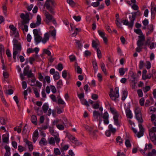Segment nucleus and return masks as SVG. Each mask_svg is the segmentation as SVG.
<instances>
[{"mask_svg": "<svg viewBox=\"0 0 156 156\" xmlns=\"http://www.w3.org/2000/svg\"><path fill=\"white\" fill-rule=\"evenodd\" d=\"M69 147V145L67 144L65 145L60 148L61 151L62 152L64 151L67 150V149H68Z\"/></svg>", "mask_w": 156, "mask_h": 156, "instance_id": "42", "label": "nucleus"}, {"mask_svg": "<svg viewBox=\"0 0 156 156\" xmlns=\"http://www.w3.org/2000/svg\"><path fill=\"white\" fill-rule=\"evenodd\" d=\"M51 91L53 93H55L56 92V90L55 87L53 85L50 86Z\"/></svg>", "mask_w": 156, "mask_h": 156, "instance_id": "60", "label": "nucleus"}, {"mask_svg": "<svg viewBox=\"0 0 156 156\" xmlns=\"http://www.w3.org/2000/svg\"><path fill=\"white\" fill-rule=\"evenodd\" d=\"M143 41H141L140 40H138L137 42V46L142 47V46L144 44Z\"/></svg>", "mask_w": 156, "mask_h": 156, "instance_id": "49", "label": "nucleus"}, {"mask_svg": "<svg viewBox=\"0 0 156 156\" xmlns=\"http://www.w3.org/2000/svg\"><path fill=\"white\" fill-rule=\"evenodd\" d=\"M125 144L127 147H130L131 146L130 140L129 139H126Z\"/></svg>", "mask_w": 156, "mask_h": 156, "instance_id": "34", "label": "nucleus"}, {"mask_svg": "<svg viewBox=\"0 0 156 156\" xmlns=\"http://www.w3.org/2000/svg\"><path fill=\"white\" fill-rule=\"evenodd\" d=\"M98 32L100 36L102 37L105 36V33L103 31H101V30H98Z\"/></svg>", "mask_w": 156, "mask_h": 156, "instance_id": "64", "label": "nucleus"}, {"mask_svg": "<svg viewBox=\"0 0 156 156\" xmlns=\"http://www.w3.org/2000/svg\"><path fill=\"white\" fill-rule=\"evenodd\" d=\"M45 15L46 18V21L47 23H49L52 21L53 23L55 24L56 23V21L51 15L48 12L46 11Z\"/></svg>", "mask_w": 156, "mask_h": 156, "instance_id": "6", "label": "nucleus"}, {"mask_svg": "<svg viewBox=\"0 0 156 156\" xmlns=\"http://www.w3.org/2000/svg\"><path fill=\"white\" fill-rule=\"evenodd\" d=\"M67 2L72 7H74L76 5L75 3L73 0H67Z\"/></svg>", "mask_w": 156, "mask_h": 156, "instance_id": "41", "label": "nucleus"}, {"mask_svg": "<svg viewBox=\"0 0 156 156\" xmlns=\"http://www.w3.org/2000/svg\"><path fill=\"white\" fill-rule=\"evenodd\" d=\"M109 96L111 98L113 101H115L117 98L119 96V88L116 87L115 89L114 92L112 88L111 89L109 93Z\"/></svg>", "mask_w": 156, "mask_h": 156, "instance_id": "3", "label": "nucleus"}, {"mask_svg": "<svg viewBox=\"0 0 156 156\" xmlns=\"http://www.w3.org/2000/svg\"><path fill=\"white\" fill-rule=\"evenodd\" d=\"M55 138L51 137L48 139V143L50 144L55 145Z\"/></svg>", "mask_w": 156, "mask_h": 156, "instance_id": "27", "label": "nucleus"}, {"mask_svg": "<svg viewBox=\"0 0 156 156\" xmlns=\"http://www.w3.org/2000/svg\"><path fill=\"white\" fill-rule=\"evenodd\" d=\"M37 21L36 22V24H37V25L39 26L41 23V18L40 16L38 15L37 17Z\"/></svg>", "mask_w": 156, "mask_h": 156, "instance_id": "48", "label": "nucleus"}, {"mask_svg": "<svg viewBox=\"0 0 156 156\" xmlns=\"http://www.w3.org/2000/svg\"><path fill=\"white\" fill-rule=\"evenodd\" d=\"M99 103V101H97L96 103L92 105V108L95 109H98L100 107Z\"/></svg>", "mask_w": 156, "mask_h": 156, "instance_id": "40", "label": "nucleus"}, {"mask_svg": "<svg viewBox=\"0 0 156 156\" xmlns=\"http://www.w3.org/2000/svg\"><path fill=\"white\" fill-rule=\"evenodd\" d=\"M0 122L2 125H5L6 124V120L4 117L0 118Z\"/></svg>", "mask_w": 156, "mask_h": 156, "instance_id": "45", "label": "nucleus"}, {"mask_svg": "<svg viewBox=\"0 0 156 156\" xmlns=\"http://www.w3.org/2000/svg\"><path fill=\"white\" fill-rule=\"evenodd\" d=\"M49 37L50 35L49 34L48 32L45 33L44 34V37L43 38H42V43L44 44L46 43L49 40Z\"/></svg>", "mask_w": 156, "mask_h": 156, "instance_id": "10", "label": "nucleus"}, {"mask_svg": "<svg viewBox=\"0 0 156 156\" xmlns=\"http://www.w3.org/2000/svg\"><path fill=\"white\" fill-rule=\"evenodd\" d=\"M75 70L77 73L78 74H81L82 73V71L81 69L79 66L76 63L75 65Z\"/></svg>", "mask_w": 156, "mask_h": 156, "instance_id": "22", "label": "nucleus"}, {"mask_svg": "<svg viewBox=\"0 0 156 156\" xmlns=\"http://www.w3.org/2000/svg\"><path fill=\"white\" fill-rule=\"evenodd\" d=\"M93 66L95 71H97L98 69V64L95 61H93L92 62Z\"/></svg>", "mask_w": 156, "mask_h": 156, "instance_id": "36", "label": "nucleus"}, {"mask_svg": "<svg viewBox=\"0 0 156 156\" xmlns=\"http://www.w3.org/2000/svg\"><path fill=\"white\" fill-rule=\"evenodd\" d=\"M24 142L28 145L29 151H31L33 149V146L31 142L28 141L27 139H25Z\"/></svg>", "mask_w": 156, "mask_h": 156, "instance_id": "11", "label": "nucleus"}, {"mask_svg": "<svg viewBox=\"0 0 156 156\" xmlns=\"http://www.w3.org/2000/svg\"><path fill=\"white\" fill-rule=\"evenodd\" d=\"M68 138L71 141L72 143L76 146H79L82 144L76 138L71 134H69L68 135Z\"/></svg>", "mask_w": 156, "mask_h": 156, "instance_id": "7", "label": "nucleus"}, {"mask_svg": "<svg viewBox=\"0 0 156 156\" xmlns=\"http://www.w3.org/2000/svg\"><path fill=\"white\" fill-rule=\"evenodd\" d=\"M34 37V41L36 45L38 44L41 41H42V37L40 35L35 36Z\"/></svg>", "mask_w": 156, "mask_h": 156, "instance_id": "14", "label": "nucleus"}, {"mask_svg": "<svg viewBox=\"0 0 156 156\" xmlns=\"http://www.w3.org/2000/svg\"><path fill=\"white\" fill-rule=\"evenodd\" d=\"M101 66L102 71L105 74H107V73L105 64L103 62H102L101 64Z\"/></svg>", "mask_w": 156, "mask_h": 156, "instance_id": "30", "label": "nucleus"}, {"mask_svg": "<svg viewBox=\"0 0 156 156\" xmlns=\"http://www.w3.org/2000/svg\"><path fill=\"white\" fill-rule=\"evenodd\" d=\"M57 5L55 0H46L44 6L51 14L54 13V8Z\"/></svg>", "mask_w": 156, "mask_h": 156, "instance_id": "2", "label": "nucleus"}, {"mask_svg": "<svg viewBox=\"0 0 156 156\" xmlns=\"http://www.w3.org/2000/svg\"><path fill=\"white\" fill-rule=\"evenodd\" d=\"M128 70V69L127 68H121L119 69V72L120 74V76H122L123 75L125 72L127 71Z\"/></svg>", "mask_w": 156, "mask_h": 156, "instance_id": "19", "label": "nucleus"}, {"mask_svg": "<svg viewBox=\"0 0 156 156\" xmlns=\"http://www.w3.org/2000/svg\"><path fill=\"white\" fill-rule=\"evenodd\" d=\"M135 115L141 113V111L139 107H136L134 110Z\"/></svg>", "mask_w": 156, "mask_h": 156, "instance_id": "43", "label": "nucleus"}, {"mask_svg": "<svg viewBox=\"0 0 156 156\" xmlns=\"http://www.w3.org/2000/svg\"><path fill=\"white\" fill-rule=\"evenodd\" d=\"M135 117L138 122L141 123L143 122L142 113L135 115Z\"/></svg>", "mask_w": 156, "mask_h": 156, "instance_id": "13", "label": "nucleus"}, {"mask_svg": "<svg viewBox=\"0 0 156 156\" xmlns=\"http://www.w3.org/2000/svg\"><path fill=\"white\" fill-rule=\"evenodd\" d=\"M30 20L29 16L28 13L26 14V17L24 19H23V21L22 23L23 25H24L25 24L28 23Z\"/></svg>", "mask_w": 156, "mask_h": 156, "instance_id": "16", "label": "nucleus"}, {"mask_svg": "<svg viewBox=\"0 0 156 156\" xmlns=\"http://www.w3.org/2000/svg\"><path fill=\"white\" fill-rule=\"evenodd\" d=\"M119 116L116 115L114 116L113 119L115 125L119 126H120V122L118 121V118Z\"/></svg>", "mask_w": 156, "mask_h": 156, "instance_id": "15", "label": "nucleus"}, {"mask_svg": "<svg viewBox=\"0 0 156 156\" xmlns=\"http://www.w3.org/2000/svg\"><path fill=\"white\" fill-rule=\"evenodd\" d=\"M136 18L135 16L132 14V16H129V22L127 20H123L122 22L123 25H127L129 28H132L133 26L134 21L136 19Z\"/></svg>", "mask_w": 156, "mask_h": 156, "instance_id": "4", "label": "nucleus"}, {"mask_svg": "<svg viewBox=\"0 0 156 156\" xmlns=\"http://www.w3.org/2000/svg\"><path fill=\"white\" fill-rule=\"evenodd\" d=\"M97 56L99 58H102V55L100 50L99 48H97Z\"/></svg>", "mask_w": 156, "mask_h": 156, "instance_id": "50", "label": "nucleus"}, {"mask_svg": "<svg viewBox=\"0 0 156 156\" xmlns=\"http://www.w3.org/2000/svg\"><path fill=\"white\" fill-rule=\"evenodd\" d=\"M110 110L111 113L114 115V116H119L118 112L114 108L111 107Z\"/></svg>", "mask_w": 156, "mask_h": 156, "instance_id": "24", "label": "nucleus"}, {"mask_svg": "<svg viewBox=\"0 0 156 156\" xmlns=\"http://www.w3.org/2000/svg\"><path fill=\"white\" fill-rule=\"evenodd\" d=\"M49 130L51 134L55 137L56 143L58 144L60 140L58 134L57 133H55L53 128L52 127H49Z\"/></svg>", "mask_w": 156, "mask_h": 156, "instance_id": "5", "label": "nucleus"}, {"mask_svg": "<svg viewBox=\"0 0 156 156\" xmlns=\"http://www.w3.org/2000/svg\"><path fill=\"white\" fill-rule=\"evenodd\" d=\"M33 89L34 91V93L35 94L37 98H38L40 96L39 93L38 92L37 88L33 87Z\"/></svg>", "mask_w": 156, "mask_h": 156, "instance_id": "46", "label": "nucleus"}, {"mask_svg": "<svg viewBox=\"0 0 156 156\" xmlns=\"http://www.w3.org/2000/svg\"><path fill=\"white\" fill-rule=\"evenodd\" d=\"M53 77L55 80H58L59 79V74L58 72H55V74L53 76Z\"/></svg>", "mask_w": 156, "mask_h": 156, "instance_id": "44", "label": "nucleus"}, {"mask_svg": "<svg viewBox=\"0 0 156 156\" xmlns=\"http://www.w3.org/2000/svg\"><path fill=\"white\" fill-rule=\"evenodd\" d=\"M13 58L14 60V62H16V55H17L18 54H20L22 48L21 43L19 42L17 40L14 39L13 40Z\"/></svg>", "mask_w": 156, "mask_h": 156, "instance_id": "1", "label": "nucleus"}, {"mask_svg": "<svg viewBox=\"0 0 156 156\" xmlns=\"http://www.w3.org/2000/svg\"><path fill=\"white\" fill-rule=\"evenodd\" d=\"M156 132V127H153L151 128L149 130V134L150 133H152V134H154V133Z\"/></svg>", "mask_w": 156, "mask_h": 156, "instance_id": "54", "label": "nucleus"}, {"mask_svg": "<svg viewBox=\"0 0 156 156\" xmlns=\"http://www.w3.org/2000/svg\"><path fill=\"white\" fill-rule=\"evenodd\" d=\"M49 106L47 103L44 104L42 106V109L44 113H46L48 109Z\"/></svg>", "mask_w": 156, "mask_h": 156, "instance_id": "26", "label": "nucleus"}, {"mask_svg": "<svg viewBox=\"0 0 156 156\" xmlns=\"http://www.w3.org/2000/svg\"><path fill=\"white\" fill-rule=\"evenodd\" d=\"M128 92L126 90L123 91V93L122 95V100L124 101L127 96Z\"/></svg>", "mask_w": 156, "mask_h": 156, "instance_id": "28", "label": "nucleus"}, {"mask_svg": "<svg viewBox=\"0 0 156 156\" xmlns=\"http://www.w3.org/2000/svg\"><path fill=\"white\" fill-rule=\"evenodd\" d=\"M63 69L62 64L61 63H59L57 66V69L59 71H61Z\"/></svg>", "mask_w": 156, "mask_h": 156, "instance_id": "62", "label": "nucleus"}, {"mask_svg": "<svg viewBox=\"0 0 156 156\" xmlns=\"http://www.w3.org/2000/svg\"><path fill=\"white\" fill-rule=\"evenodd\" d=\"M108 130L112 133L114 134L116 132V129L113 128L112 126L110 124L108 126Z\"/></svg>", "mask_w": 156, "mask_h": 156, "instance_id": "31", "label": "nucleus"}, {"mask_svg": "<svg viewBox=\"0 0 156 156\" xmlns=\"http://www.w3.org/2000/svg\"><path fill=\"white\" fill-rule=\"evenodd\" d=\"M39 144L41 146H46L48 144V142L45 138L42 137L39 142Z\"/></svg>", "mask_w": 156, "mask_h": 156, "instance_id": "18", "label": "nucleus"}, {"mask_svg": "<svg viewBox=\"0 0 156 156\" xmlns=\"http://www.w3.org/2000/svg\"><path fill=\"white\" fill-rule=\"evenodd\" d=\"M31 122L35 125H37V117L35 115H33L31 117Z\"/></svg>", "mask_w": 156, "mask_h": 156, "instance_id": "23", "label": "nucleus"}, {"mask_svg": "<svg viewBox=\"0 0 156 156\" xmlns=\"http://www.w3.org/2000/svg\"><path fill=\"white\" fill-rule=\"evenodd\" d=\"M9 28L13 32V34H14L16 33V28L13 25H10L9 26Z\"/></svg>", "mask_w": 156, "mask_h": 156, "instance_id": "33", "label": "nucleus"}, {"mask_svg": "<svg viewBox=\"0 0 156 156\" xmlns=\"http://www.w3.org/2000/svg\"><path fill=\"white\" fill-rule=\"evenodd\" d=\"M58 98L57 103L58 105H64V106H63V107L65 106V102L61 98L60 96H58L57 97Z\"/></svg>", "mask_w": 156, "mask_h": 156, "instance_id": "20", "label": "nucleus"}, {"mask_svg": "<svg viewBox=\"0 0 156 156\" xmlns=\"http://www.w3.org/2000/svg\"><path fill=\"white\" fill-rule=\"evenodd\" d=\"M75 41H76V43L78 45V48L81 49L82 46L81 44L80 43V41H79L77 40H75Z\"/></svg>", "mask_w": 156, "mask_h": 156, "instance_id": "57", "label": "nucleus"}, {"mask_svg": "<svg viewBox=\"0 0 156 156\" xmlns=\"http://www.w3.org/2000/svg\"><path fill=\"white\" fill-rule=\"evenodd\" d=\"M126 113L127 117L129 119H131L133 117V115L129 107H127L126 110Z\"/></svg>", "mask_w": 156, "mask_h": 156, "instance_id": "12", "label": "nucleus"}, {"mask_svg": "<svg viewBox=\"0 0 156 156\" xmlns=\"http://www.w3.org/2000/svg\"><path fill=\"white\" fill-rule=\"evenodd\" d=\"M99 42L98 41L97 39H96V41H95L94 40H93L92 41V47L93 48L97 49L98 48H97V46L99 44Z\"/></svg>", "mask_w": 156, "mask_h": 156, "instance_id": "17", "label": "nucleus"}, {"mask_svg": "<svg viewBox=\"0 0 156 156\" xmlns=\"http://www.w3.org/2000/svg\"><path fill=\"white\" fill-rule=\"evenodd\" d=\"M73 18L77 22L80 21L81 19V17L80 16H73Z\"/></svg>", "mask_w": 156, "mask_h": 156, "instance_id": "56", "label": "nucleus"}, {"mask_svg": "<svg viewBox=\"0 0 156 156\" xmlns=\"http://www.w3.org/2000/svg\"><path fill=\"white\" fill-rule=\"evenodd\" d=\"M94 117L96 119H98V117L101 116V113H100L98 111L96 110L94 111L93 113Z\"/></svg>", "mask_w": 156, "mask_h": 156, "instance_id": "21", "label": "nucleus"}, {"mask_svg": "<svg viewBox=\"0 0 156 156\" xmlns=\"http://www.w3.org/2000/svg\"><path fill=\"white\" fill-rule=\"evenodd\" d=\"M139 103L141 106H143L144 103V98H141L139 100Z\"/></svg>", "mask_w": 156, "mask_h": 156, "instance_id": "59", "label": "nucleus"}, {"mask_svg": "<svg viewBox=\"0 0 156 156\" xmlns=\"http://www.w3.org/2000/svg\"><path fill=\"white\" fill-rule=\"evenodd\" d=\"M151 87L150 86H147L143 88V91L144 93H146L147 91H149Z\"/></svg>", "mask_w": 156, "mask_h": 156, "instance_id": "58", "label": "nucleus"}, {"mask_svg": "<svg viewBox=\"0 0 156 156\" xmlns=\"http://www.w3.org/2000/svg\"><path fill=\"white\" fill-rule=\"evenodd\" d=\"M84 55L85 56L87 57L91 55V52L88 50H86L84 52Z\"/></svg>", "mask_w": 156, "mask_h": 156, "instance_id": "63", "label": "nucleus"}, {"mask_svg": "<svg viewBox=\"0 0 156 156\" xmlns=\"http://www.w3.org/2000/svg\"><path fill=\"white\" fill-rule=\"evenodd\" d=\"M99 4V1H98L97 2H96L92 3L91 4V5L94 7H96L98 6Z\"/></svg>", "mask_w": 156, "mask_h": 156, "instance_id": "55", "label": "nucleus"}, {"mask_svg": "<svg viewBox=\"0 0 156 156\" xmlns=\"http://www.w3.org/2000/svg\"><path fill=\"white\" fill-rule=\"evenodd\" d=\"M134 32L136 34L139 35H141L143 34L141 30L140 29H134Z\"/></svg>", "mask_w": 156, "mask_h": 156, "instance_id": "52", "label": "nucleus"}, {"mask_svg": "<svg viewBox=\"0 0 156 156\" xmlns=\"http://www.w3.org/2000/svg\"><path fill=\"white\" fill-rule=\"evenodd\" d=\"M49 34H50L53 37V38L55 39V36L56 35V30L54 29L52 31H49L48 33Z\"/></svg>", "mask_w": 156, "mask_h": 156, "instance_id": "29", "label": "nucleus"}, {"mask_svg": "<svg viewBox=\"0 0 156 156\" xmlns=\"http://www.w3.org/2000/svg\"><path fill=\"white\" fill-rule=\"evenodd\" d=\"M149 135L150 139L151 141L156 140V134L155 133L152 134V133H150Z\"/></svg>", "mask_w": 156, "mask_h": 156, "instance_id": "35", "label": "nucleus"}, {"mask_svg": "<svg viewBox=\"0 0 156 156\" xmlns=\"http://www.w3.org/2000/svg\"><path fill=\"white\" fill-rule=\"evenodd\" d=\"M81 101L83 105H86L87 106H89V105L88 101L86 99H83L81 100Z\"/></svg>", "mask_w": 156, "mask_h": 156, "instance_id": "38", "label": "nucleus"}, {"mask_svg": "<svg viewBox=\"0 0 156 156\" xmlns=\"http://www.w3.org/2000/svg\"><path fill=\"white\" fill-rule=\"evenodd\" d=\"M144 64V63L143 61L142 60L140 61L139 65V67L140 69H141L143 68Z\"/></svg>", "mask_w": 156, "mask_h": 156, "instance_id": "61", "label": "nucleus"}, {"mask_svg": "<svg viewBox=\"0 0 156 156\" xmlns=\"http://www.w3.org/2000/svg\"><path fill=\"white\" fill-rule=\"evenodd\" d=\"M148 32L147 33V35L151 34L153 31V26L152 24L150 25L147 28Z\"/></svg>", "mask_w": 156, "mask_h": 156, "instance_id": "25", "label": "nucleus"}, {"mask_svg": "<svg viewBox=\"0 0 156 156\" xmlns=\"http://www.w3.org/2000/svg\"><path fill=\"white\" fill-rule=\"evenodd\" d=\"M54 153L55 154L57 155H60L61 154V152L59 149L58 148H55L54 149Z\"/></svg>", "mask_w": 156, "mask_h": 156, "instance_id": "53", "label": "nucleus"}, {"mask_svg": "<svg viewBox=\"0 0 156 156\" xmlns=\"http://www.w3.org/2000/svg\"><path fill=\"white\" fill-rule=\"evenodd\" d=\"M18 150L21 153L25 150V148L21 145H19L18 146Z\"/></svg>", "mask_w": 156, "mask_h": 156, "instance_id": "51", "label": "nucleus"}, {"mask_svg": "<svg viewBox=\"0 0 156 156\" xmlns=\"http://www.w3.org/2000/svg\"><path fill=\"white\" fill-rule=\"evenodd\" d=\"M30 67L29 66H27L24 69L23 74L24 75H27L29 72Z\"/></svg>", "mask_w": 156, "mask_h": 156, "instance_id": "32", "label": "nucleus"}, {"mask_svg": "<svg viewBox=\"0 0 156 156\" xmlns=\"http://www.w3.org/2000/svg\"><path fill=\"white\" fill-rule=\"evenodd\" d=\"M123 140L121 139L120 136H118L116 139V141L117 143H119L120 145L122 144L123 143Z\"/></svg>", "mask_w": 156, "mask_h": 156, "instance_id": "47", "label": "nucleus"}, {"mask_svg": "<svg viewBox=\"0 0 156 156\" xmlns=\"http://www.w3.org/2000/svg\"><path fill=\"white\" fill-rule=\"evenodd\" d=\"M59 120H54L53 122V125H55L57 128L60 130H63L64 129L65 127L63 125L58 124V123L59 122Z\"/></svg>", "mask_w": 156, "mask_h": 156, "instance_id": "9", "label": "nucleus"}, {"mask_svg": "<svg viewBox=\"0 0 156 156\" xmlns=\"http://www.w3.org/2000/svg\"><path fill=\"white\" fill-rule=\"evenodd\" d=\"M156 155V150L154 149H152L151 152H149L148 153V156H154Z\"/></svg>", "mask_w": 156, "mask_h": 156, "instance_id": "37", "label": "nucleus"}, {"mask_svg": "<svg viewBox=\"0 0 156 156\" xmlns=\"http://www.w3.org/2000/svg\"><path fill=\"white\" fill-rule=\"evenodd\" d=\"M140 131L137 133V136L138 138L143 136L144 135V128L141 124H139Z\"/></svg>", "mask_w": 156, "mask_h": 156, "instance_id": "8", "label": "nucleus"}, {"mask_svg": "<svg viewBox=\"0 0 156 156\" xmlns=\"http://www.w3.org/2000/svg\"><path fill=\"white\" fill-rule=\"evenodd\" d=\"M83 127L87 131L91 132L93 130V128L91 127H90L88 125H84L83 126Z\"/></svg>", "mask_w": 156, "mask_h": 156, "instance_id": "39", "label": "nucleus"}]
</instances>
